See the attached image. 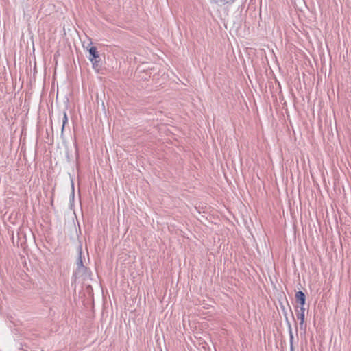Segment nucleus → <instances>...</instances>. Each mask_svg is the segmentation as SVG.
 Wrapping results in <instances>:
<instances>
[{
	"label": "nucleus",
	"instance_id": "nucleus-2",
	"mask_svg": "<svg viewBox=\"0 0 351 351\" xmlns=\"http://www.w3.org/2000/svg\"><path fill=\"white\" fill-rule=\"evenodd\" d=\"M295 298L300 305L304 306L306 301L304 293L302 291H299L295 293Z\"/></svg>",
	"mask_w": 351,
	"mask_h": 351
},
{
	"label": "nucleus",
	"instance_id": "nucleus-5",
	"mask_svg": "<svg viewBox=\"0 0 351 351\" xmlns=\"http://www.w3.org/2000/svg\"><path fill=\"white\" fill-rule=\"evenodd\" d=\"M304 316L305 315L303 313H298L297 315L298 319H300V325L301 327L303 326L304 322Z\"/></svg>",
	"mask_w": 351,
	"mask_h": 351
},
{
	"label": "nucleus",
	"instance_id": "nucleus-1",
	"mask_svg": "<svg viewBox=\"0 0 351 351\" xmlns=\"http://www.w3.org/2000/svg\"><path fill=\"white\" fill-rule=\"evenodd\" d=\"M89 54L90 57L89 58V60L92 62L93 66H97V63L99 62V60H97L99 58V55L97 51V47L95 46H92L89 50Z\"/></svg>",
	"mask_w": 351,
	"mask_h": 351
},
{
	"label": "nucleus",
	"instance_id": "nucleus-6",
	"mask_svg": "<svg viewBox=\"0 0 351 351\" xmlns=\"http://www.w3.org/2000/svg\"><path fill=\"white\" fill-rule=\"evenodd\" d=\"M300 311V312L299 313L304 314V313H305V308L304 307V306L301 305Z\"/></svg>",
	"mask_w": 351,
	"mask_h": 351
},
{
	"label": "nucleus",
	"instance_id": "nucleus-3",
	"mask_svg": "<svg viewBox=\"0 0 351 351\" xmlns=\"http://www.w3.org/2000/svg\"><path fill=\"white\" fill-rule=\"evenodd\" d=\"M76 264H77V269L84 268L83 262H82V252L81 251H80V252H79V257H78Z\"/></svg>",
	"mask_w": 351,
	"mask_h": 351
},
{
	"label": "nucleus",
	"instance_id": "nucleus-4",
	"mask_svg": "<svg viewBox=\"0 0 351 351\" xmlns=\"http://www.w3.org/2000/svg\"><path fill=\"white\" fill-rule=\"evenodd\" d=\"M68 122V117H67V114H66V112H64V114H63V120H62V133L64 131V126L66 125V123Z\"/></svg>",
	"mask_w": 351,
	"mask_h": 351
}]
</instances>
